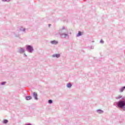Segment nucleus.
<instances>
[{
	"instance_id": "nucleus-23",
	"label": "nucleus",
	"mask_w": 125,
	"mask_h": 125,
	"mask_svg": "<svg viewBox=\"0 0 125 125\" xmlns=\"http://www.w3.org/2000/svg\"><path fill=\"white\" fill-rule=\"evenodd\" d=\"M24 55L25 57H27V55L26 54H24Z\"/></svg>"
},
{
	"instance_id": "nucleus-2",
	"label": "nucleus",
	"mask_w": 125,
	"mask_h": 125,
	"mask_svg": "<svg viewBox=\"0 0 125 125\" xmlns=\"http://www.w3.org/2000/svg\"><path fill=\"white\" fill-rule=\"evenodd\" d=\"M113 105L116 106L118 109H123V111H125V99L115 102L114 103Z\"/></svg>"
},
{
	"instance_id": "nucleus-14",
	"label": "nucleus",
	"mask_w": 125,
	"mask_h": 125,
	"mask_svg": "<svg viewBox=\"0 0 125 125\" xmlns=\"http://www.w3.org/2000/svg\"><path fill=\"white\" fill-rule=\"evenodd\" d=\"M48 103L49 104H52V103H53V101H52V100H49Z\"/></svg>"
},
{
	"instance_id": "nucleus-9",
	"label": "nucleus",
	"mask_w": 125,
	"mask_h": 125,
	"mask_svg": "<svg viewBox=\"0 0 125 125\" xmlns=\"http://www.w3.org/2000/svg\"><path fill=\"white\" fill-rule=\"evenodd\" d=\"M97 113L98 114H103L104 113V111L100 109L97 110Z\"/></svg>"
},
{
	"instance_id": "nucleus-6",
	"label": "nucleus",
	"mask_w": 125,
	"mask_h": 125,
	"mask_svg": "<svg viewBox=\"0 0 125 125\" xmlns=\"http://www.w3.org/2000/svg\"><path fill=\"white\" fill-rule=\"evenodd\" d=\"M18 52L19 53H21V54L24 53H25V49H24V48L21 47L19 50Z\"/></svg>"
},
{
	"instance_id": "nucleus-18",
	"label": "nucleus",
	"mask_w": 125,
	"mask_h": 125,
	"mask_svg": "<svg viewBox=\"0 0 125 125\" xmlns=\"http://www.w3.org/2000/svg\"><path fill=\"white\" fill-rule=\"evenodd\" d=\"M123 97V96H119L118 97H117L116 98V99H120V98H122Z\"/></svg>"
},
{
	"instance_id": "nucleus-12",
	"label": "nucleus",
	"mask_w": 125,
	"mask_h": 125,
	"mask_svg": "<svg viewBox=\"0 0 125 125\" xmlns=\"http://www.w3.org/2000/svg\"><path fill=\"white\" fill-rule=\"evenodd\" d=\"M83 34L82 33V32L79 31L78 33L76 35V37H81V36H82Z\"/></svg>"
},
{
	"instance_id": "nucleus-1",
	"label": "nucleus",
	"mask_w": 125,
	"mask_h": 125,
	"mask_svg": "<svg viewBox=\"0 0 125 125\" xmlns=\"http://www.w3.org/2000/svg\"><path fill=\"white\" fill-rule=\"evenodd\" d=\"M59 33L62 39L69 38V31L65 26H63L62 28L60 29Z\"/></svg>"
},
{
	"instance_id": "nucleus-10",
	"label": "nucleus",
	"mask_w": 125,
	"mask_h": 125,
	"mask_svg": "<svg viewBox=\"0 0 125 125\" xmlns=\"http://www.w3.org/2000/svg\"><path fill=\"white\" fill-rule=\"evenodd\" d=\"M26 100H31L32 99V97L31 96H27L25 97Z\"/></svg>"
},
{
	"instance_id": "nucleus-13",
	"label": "nucleus",
	"mask_w": 125,
	"mask_h": 125,
	"mask_svg": "<svg viewBox=\"0 0 125 125\" xmlns=\"http://www.w3.org/2000/svg\"><path fill=\"white\" fill-rule=\"evenodd\" d=\"M7 123H8V120L5 119L3 121V123L4 124H7Z\"/></svg>"
},
{
	"instance_id": "nucleus-11",
	"label": "nucleus",
	"mask_w": 125,
	"mask_h": 125,
	"mask_svg": "<svg viewBox=\"0 0 125 125\" xmlns=\"http://www.w3.org/2000/svg\"><path fill=\"white\" fill-rule=\"evenodd\" d=\"M66 86L68 88H71V87H72V84H71V83H68Z\"/></svg>"
},
{
	"instance_id": "nucleus-8",
	"label": "nucleus",
	"mask_w": 125,
	"mask_h": 125,
	"mask_svg": "<svg viewBox=\"0 0 125 125\" xmlns=\"http://www.w3.org/2000/svg\"><path fill=\"white\" fill-rule=\"evenodd\" d=\"M125 90V86L122 87L119 89V92H124Z\"/></svg>"
},
{
	"instance_id": "nucleus-15",
	"label": "nucleus",
	"mask_w": 125,
	"mask_h": 125,
	"mask_svg": "<svg viewBox=\"0 0 125 125\" xmlns=\"http://www.w3.org/2000/svg\"><path fill=\"white\" fill-rule=\"evenodd\" d=\"M1 0L4 2H9V1H10L11 0Z\"/></svg>"
},
{
	"instance_id": "nucleus-17",
	"label": "nucleus",
	"mask_w": 125,
	"mask_h": 125,
	"mask_svg": "<svg viewBox=\"0 0 125 125\" xmlns=\"http://www.w3.org/2000/svg\"><path fill=\"white\" fill-rule=\"evenodd\" d=\"M20 31H22V32H25L26 31V28H23L22 29V28L20 29Z\"/></svg>"
},
{
	"instance_id": "nucleus-5",
	"label": "nucleus",
	"mask_w": 125,
	"mask_h": 125,
	"mask_svg": "<svg viewBox=\"0 0 125 125\" xmlns=\"http://www.w3.org/2000/svg\"><path fill=\"white\" fill-rule=\"evenodd\" d=\"M52 57L53 58H59L60 57V54H54L52 55Z\"/></svg>"
},
{
	"instance_id": "nucleus-20",
	"label": "nucleus",
	"mask_w": 125,
	"mask_h": 125,
	"mask_svg": "<svg viewBox=\"0 0 125 125\" xmlns=\"http://www.w3.org/2000/svg\"><path fill=\"white\" fill-rule=\"evenodd\" d=\"M100 42L101 43H104V41L103 40H101Z\"/></svg>"
},
{
	"instance_id": "nucleus-4",
	"label": "nucleus",
	"mask_w": 125,
	"mask_h": 125,
	"mask_svg": "<svg viewBox=\"0 0 125 125\" xmlns=\"http://www.w3.org/2000/svg\"><path fill=\"white\" fill-rule=\"evenodd\" d=\"M33 96L35 100H38L39 98H38V94L36 92H33Z\"/></svg>"
},
{
	"instance_id": "nucleus-22",
	"label": "nucleus",
	"mask_w": 125,
	"mask_h": 125,
	"mask_svg": "<svg viewBox=\"0 0 125 125\" xmlns=\"http://www.w3.org/2000/svg\"><path fill=\"white\" fill-rule=\"evenodd\" d=\"M25 125H32L31 124V123H28V124H26Z\"/></svg>"
},
{
	"instance_id": "nucleus-16",
	"label": "nucleus",
	"mask_w": 125,
	"mask_h": 125,
	"mask_svg": "<svg viewBox=\"0 0 125 125\" xmlns=\"http://www.w3.org/2000/svg\"><path fill=\"white\" fill-rule=\"evenodd\" d=\"M6 83V82H2L1 83V85H4Z\"/></svg>"
},
{
	"instance_id": "nucleus-19",
	"label": "nucleus",
	"mask_w": 125,
	"mask_h": 125,
	"mask_svg": "<svg viewBox=\"0 0 125 125\" xmlns=\"http://www.w3.org/2000/svg\"><path fill=\"white\" fill-rule=\"evenodd\" d=\"M19 36H20L19 33H18V34L15 33V36L17 37V38H18V37H19Z\"/></svg>"
},
{
	"instance_id": "nucleus-7",
	"label": "nucleus",
	"mask_w": 125,
	"mask_h": 125,
	"mask_svg": "<svg viewBox=\"0 0 125 125\" xmlns=\"http://www.w3.org/2000/svg\"><path fill=\"white\" fill-rule=\"evenodd\" d=\"M50 43H51V44H55V45H56L58 43V42L55 41V40H54V41H51L50 42Z\"/></svg>"
},
{
	"instance_id": "nucleus-3",
	"label": "nucleus",
	"mask_w": 125,
	"mask_h": 125,
	"mask_svg": "<svg viewBox=\"0 0 125 125\" xmlns=\"http://www.w3.org/2000/svg\"><path fill=\"white\" fill-rule=\"evenodd\" d=\"M25 47L26 51L29 53H32L33 51H34V48L31 45H26Z\"/></svg>"
},
{
	"instance_id": "nucleus-24",
	"label": "nucleus",
	"mask_w": 125,
	"mask_h": 125,
	"mask_svg": "<svg viewBox=\"0 0 125 125\" xmlns=\"http://www.w3.org/2000/svg\"><path fill=\"white\" fill-rule=\"evenodd\" d=\"M51 26V24H48L49 27H50Z\"/></svg>"
},
{
	"instance_id": "nucleus-21",
	"label": "nucleus",
	"mask_w": 125,
	"mask_h": 125,
	"mask_svg": "<svg viewBox=\"0 0 125 125\" xmlns=\"http://www.w3.org/2000/svg\"><path fill=\"white\" fill-rule=\"evenodd\" d=\"M94 47L93 46H90V49H93Z\"/></svg>"
}]
</instances>
